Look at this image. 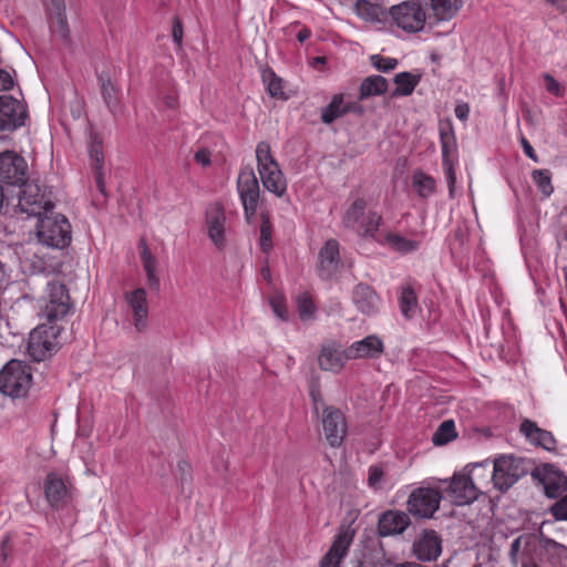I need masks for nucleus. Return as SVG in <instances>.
Segmentation results:
<instances>
[{
	"label": "nucleus",
	"mask_w": 567,
	"mask_h": 567,
	"mask_svg": "<svg viewBox=\"0 0 567 567\" xmlns=\"http://www.w3.org/2000/svg\"><path fill=\"white\" fill-rule=\"evenodd\" d=\"M347 349L350 360L375 359L383 353L384 346L379 337L371 334L362 340L353 342Z\"/></svg>",
	"instance_id": "21"
},
{
	"label": "nucleus",
	"mask_w": 567,
	"mask_h": 567,
	"mask_svg": "<svg viewBox=\"0 0 567 567\" xmlns=\"http://www.w3.org/2000/svg\"><path fill=\"white\" fill-rule=\"evenodd\" d=\"M550 513L558 520H567V495L550 507Z\"/></svg>",
	"instance_id": "51"
},
{
	"label": "nucleus",
	"mask_w": 567,
	"mask_h": 567,
	"mask_svg": "<svg viewBox=\"0 0 567 567\" xmlns=\"http://www.w3.org/2000/svg\"><path fill=\"white\" fill-rule=\"evenodd\" d=\"M456 437L455 423L453 420H446L440 424L432 441L434 445H444Z\"/></svg>",
	"instance_id": "40"
},
{
	"label": "nucleus",
	"mask_w": 567,
	"mask_h": 567,
	"mask_svg": "<svg viewBox=\"0 0 567 567\" xmlns=\"http://www.w3.org/2000/svg\"><path fill=\"white\" fill-rule=\"evenodd\" d=\"M197 164L208 166L210 164V152L207 148H200L194 155Z\"/></svg>",
	"instance_id": "57"
},
{
	"label": "nucleus",
	"mask_w": 567,
	"mask_h": 567,
	"mask_svg": "<svg viewBox=\"0 0 567 567\" xmlns=\"http://www.w3.org/2000/svg\"><path fill=\"white\" fill-rule=\"evenodd\" d=\"M50 17H59L65 14V3L64 0H50L48 7Z\"/></svg>",
	"instance_id": "54"
},
{
	"label": "nucleus",
	"mask_w": 567,
	"mask_h": 567,
	"mask_svg": "<svg viewBox=\"0 0 567 567\" xmlns=\"http://www.w3.org/2000/svg\"><path fill=\"white\" fill-rule=\"evenodd\" d=\"M464 0H431V7L437 20L452 19L462 8Z\"/></svg>",
	"instance_id": "33"
},
{
	"label": "nucleus",
	"mask_w": 567,
	"mask_h": 567,
	"mask_svg": "<svg viewBox=\"0 0 567 567\" xmlns=\"http://www.w3.org/2000/svg\"><path fill=\"white\" fill-rule=\"evenodd\" d=\"M172 35L174 42L181 45L183 40V25L178 18H174Z\"/></svg>",
	"instance_id": "56"
},
{
	"label": "nucleus",
	"mask_w": 567,
	"mask_h": 567,
	"mask_svg": "<svg viewBox=\"0 0 567 567\" xmlns=\"http://www.w3.org/2000/svg\"><path fill=\"white\" fill-rule=\"evenodd\" d=\"M310 34H311L310 30L307 28H303L297 33V39L299 42H303L310 38Z\"/></svg>",
	"instance_id": "61"
},
{
	"label": "nucleus",
	"mask_w": 567,
	"mask_h": 567,
	"mask_svg": "<svg viewBox=\"0 0 567 567\" xmlns=\"http://www.w3.org/2000/svg\"><path fill=\"white\" fill-rule=\"evenodd\" d=\"M473 485H476V491L480 494L482 488L488 486L492 483V471L487 463L474 464L468 473H466Z\"/></svg>",
	"instance_id": "35"
},
{
	"label": "nucleus",
	"mask_w": 567,
	"mask_h": 567,
	"mask_svg": "<svg viewBox=\"0 0 567 567\" xmlns=\"http://www.w3.org/2000/svg\"><path fill=\"white\" fill-rule=\"evenodd\" d=\"M17 207L29 216H41L44 212L53 209V205L44 200V193L37 182H23L17 186Z\"/></svg>",
	"instance_id": "8"
},
{
	"label": "nucleus",
	"mask_w": 567,
	"mask_h": 567,
	"mask_svg": "<svg viewBox=\"0 0 567 567\" xmlns=\"http://www.w3.org/2000/svg\"><path fill=\"white\" fill-rule=\"evenodd\" d=\"M270 306L274 311V313L280 318L281 320H287L288 318V311L286 308V302L284 297L281 296H274L270 299Z\"/></svg>",
	"instance_id": "50"
},
{
	"label": "nucleus",
	"mask_w": 567,
	"mask_h": 567,
	"mask_svg": "<svg viewBox=\"0 0 567 567\" xmlns=\"http://www.w3.org/2000/svg\"><path fill=\"white\" fill-rule=\"evenodd\" d=\"M413 551L420 560H435L441 554V539L436 532L425 530L413 545Z\"/></svg>",
	"instance_id": "22"
},
{
	"label": "nucleus",
	"mask_w": 567,
	"mask_h": 567,
	"mask_svg": "<svg viewBox=\"0 0 567 567\" xmlns=\"http://www.w3.org/2000/svg\"><path fill=\"white\" fill-rule=\"evenodd\" d=\"M31 381L30 367L19 360L9 361L0 371V391L11 398L25 395Z\"/></svg>",
	"instance_id": "3"
},
{
	"label": "nucleus",
	"mask_w": 567,
	"mask_h": 567,
	"mask_svg": "<svg viewBox=\"0 0 567 567\" xmlns=\"http://www.w3.org/2000/svg\"><path fill=\"white\" fill-rule=\"evenodd\" d=\"M551 4H554L557 9L561 11H567V0H548Z\"/></svg>",
	"instance_id": "62"
},
{
	"label": "nucleus",
	"mask_w": 567,
	"mask_h": 567,
	"mask_svg": "<svg viewBox=\"0 0 567 567\" xmlns=\"http://www.w3.org/2000/svg\"><path fill=\"white\" fill-rule=\"evenodd\" d=\"M28 178V164L16 152L4 151L0 153V182L8 187H17Z\"/></svg>",
	"instance_id": "12"
},
{
	"label": "nucleus",
	"mask_w": 567,
	"mask_h": 567,
	"mask_svg": "<svg viewBox=\"0 0 567 567\" xmlns=\"http://www.w3.org/2000/svg\"><path fill=\"white\" fill-rule=\"evenodd\" d=\"M89 155L91 158V165L94 171L95 182L99 190L104 193L105 184H104V155L102 148V141L97 135L91 137V142L89 145Z\"/></svg>",
	"instance_id": "27"
},
{
	"label": "nucleus",
	"mask_w": 567,
	"mask_h": 567,
	"mask_svg": "<svg viewBox=\"0 0 567 567\" xmlns=\"http://www.w3.org/2000/svg\"><path fill=\"white\" fill-rule=\"evenodd\" d=\"M353 302L365 315L374 313L379 307V298L374 290L362 284L358 285L353 290Z\"/></svg>",
	"instance_id": "28"
},
{
	"label": "nucleus",
	"mask_w": 567,
	"mask_h": 567,
	"mask_svg": "<svg viewBox=\"0 0 567 567\" xmlns=\"http://www.w3.org/2000/svg\"><path fill=\"white\" fill-rule=\"evenodd\" d=\"M256 161L264 188L276 197H282L287 192V179L267 142L257 144Z\"/></svg>",
	"instance_id": "1"
},
{
	"label": "nucleus",
	"mask_w": 567,
	"mask_h": 567,
	"mask_svg": "<svg viewBox=\"0 0 567 567\" xmlns=\"http://www.w3.org/2000/svg\"><path fill=\"white\" fill-rule=\"evenodd\" d=\"M237 189L246 219L250 221L256 214L260 195L259 183L252 167L246 166L240 169L237 179Z\"/></svg>",
	"instance_id": "10"
},
{
	"label": "nucleus",
	"mask_w": 567,
	"mask_h": 567,
	"mask_svg": "<svg viewBox=\"0 0 567 567\" xmlns=\"http://www.w3.org/2000/svg\"><path fill=\"white\" fill-rule=\"evenodd\" d=\"M442 165L449 184L450 196H454L456 174L454 164L456 162V142L452 132H441Z\"/></svg>",
	"instance_id": "18"
},
{
	"label": "nucleus",
	"mask_w": 567,
	"mask_h": 567,
	"mask_svg": "<svg viewBox=\"0 0 567 567\" xmlns=\"http://www.w3.org/2000/svg\"><path fill=\"white\" fill-rule=\"evenodd\" d=\"M371 64L381 72H389L396 68L398 60L394 58L382 56L374 54L371 56Z\"/></svg>",
	"instance_id": "48"
},
{
	"label": "nucleus",
	"mask_w": 567,
	"mask_h": 567,
	"mask_svg": "<svg viewBox=\"0 0 567 567\" xmlns=\"http://www.w3.org/2000/svg\"><path fill=\"white\" fill-rule=\"evenodd\" d=\"M384 482L382 465H371L368 470V485L374 489L381 488Z\"/></svg>",
	"instance_id": "47"
},
{
	"label": "nucleus",
	"mask_w": 567,
	"mask_h": 567,
	"mask_svg": "<svg viewBox=\"0 0 567 567\" xmlns=\"http://www.w3.org/2000/svg\"><path fill=\"white\" fill-rule=\"evenodd\" d=\"M442 483L446 485L444 492L456 505L470 504L480 495L466 472L456 473L451 481L444 480Z\"/></svg>",
	"instance_id": "14"
},
{
	"label": "nucleus",
	"mask_w": 567,
	"mask_h": 567,
	"mask_svg": "<svg viewBox=\"0 0 567 567\" xmlns=\"http://www.w3.org/2000/svg\"><path fill=\"white\" fill-rule=\"evenodd\" d=\"M421 80L420 74L411 72H401L394 76L395 90L392 96H408L411 95Z\"/></svg>",
	"instance_id": "31"
},
{
	"label": "nucleus",
	"mask_w": 567,
	"mask_h": 567,
	"mask_svg": "<svg viewBox=\"0 0 567 567\" xmlns=\"http://www.w3.org/2000/svg\"><path fill=\"white\" fill-rule=\"evenodd\" d=\"M354 530L341 528L336 536L330 549L321 558L320 567H340L342 560L348 555L349 547L353 540Z\"/></svg>",
	"instance_id": "16"
},
{
	"label": "nucleus",
	"mask_w": 567,
	"mask_h": 567,
	"mask_svg": "<svg viewBox=\"0 0 567 567\" xmlns=\"http://www.w3.org/2000/svg\"><path fill=\"white\" fill-rule=\"evenodd\" d=\"M133 312V324L137 331H143L147 326L148 307L146 291L137 288L125 296Z\"/></svg>",
	"instance_id": "23"
},
{
	"label": "nucleus",
	"mask_w": 567,
	"mask_h": 567,
	"mask_svg": "<svg viewBox=\"0 0 567 567\" xmlns=\"http://www.w3.org/2000/svg\"><path fill=\"white\" fill-rule=\"evenodd\" d=\"M365 207L367 202L363 198H355L344 213L343 224L363 236L374 237L382 217L377 212L365 214Z\"/></svg>",
	"instance_id": "5"
},
{
	"label": "nucleus",
	"mask_w": 567,
	"mask_h": 567,
	"mask_svg": "<svg viewBox=\"0 0 567 567\" xmlns=\"http://www.w3.org/2000/svg\"><path fill=\"white\" fill-rule=\"evenodd\" d=\"M340 261L339 244L334 239L326 241L319 252V271L323 278H329L338 268Z\"/></svg>",
	"instance_id": "25"
},
{
	"label": "nucleus",
	"mask_w": 567,
	"mask_h": 567,
	"mask_svg": "<svg viewBox=\"0 0 567 567\" xmlns=\"http://www.w3.org/2000/svg\"><path fill=\"white\" fill-rule=\"evenodd\" d=\"M401 313L406 318H413L419 310L417 296L411 285H405L401 289L399 297Z\"/></svg>",
	"instance_id": "32"
},
{
	"label": "nucleus",
	"mask_w": 567,
	"mask_h": 567,
	"mask_svg": "<svg viewBox=\"0 0 567 567\" xmlns=\"http://www.w3.org/2000/svg\"><path fill=\"white\" fill-rule=\"evenodd\" d=\"M50 28L56 37L68 40L69 38V28L66 14L59 17H51Z\"/></svg>",
	"instance_id": "46"
},
{
	"label": "nucleus",
	"mask_w": 567,
	"mask_h": 567,
	"mask_svg": "<svg viewBox=\"0 0 567 567\" xmlns=\"http://www.w3.org/2000/svg\"><path fill=\"white\" fill-rule=\"evenodd\" d=\"M44 495L53 508L64 507L71 499L70 488L63 477L51 472L47 475L44 481Z\"/></svg>",
	"instance_id": "17"
},
{
	"label": "nucleus",
	"mask_w": 567,
	"mask_h": 567,
	"mask_svg": "<svg viewBox=\"0 0 567 567\" xmlns=\"http://www.w3.org/2000/svg\"><path fill=\"white\" fill-rule=\"evenodd\" d=\"M225 221L226 217L219 205H214L208 208L206 213L207 235L218 249H223L226 244Z\"/></svg>",
	"instance_id": "20"
},
{
	"label": "nucleus",
	"mask_w": 567,
	"mask_h": 567,
	"mask_svg": "<svg viewBox=\"0 0 567 567\" xmlns=\"http://www.w3.org/2000/svg\"><path fill=\"white\" fill-rule=\"evenodd\" d=\"M357 13L359 17L367 21L375 22L380 21L381 8L373 6L370 2L362 0L357 3Z\"/></svg>",
	"instance_id": "42"
},
{
	"label": "nucleus",
	"mask_w": 567,
	"mask_h": 567,
	"mask_svg": "<svg viewBox=\"0 0 567 567\" xmlns=\"http://www.w3.org/2000/svg\"><path fill=\"white\" fill-rule=\"evenodd\" d=\"M543 547L545 550L553 556L550 563L556 565L559 560L567 558V547L548 538H542Z\"/></svg>",
	"instance_id": "41"
},
{
	"label": "nucleus",
	"mask_w": 567,
	"mask_h": 567,
	"mask_svg": "<svg viewBox=\"0 0 567 567\" xmlns=\"http://www.w3.org/2000/svg\"><path fill=\"white\" fill-rule=\"evenodd\" d=\"M9 543H10V537L9 536H6L2 539V542H1V555H2L4 560L8 557Z\"/></svg>",
	"instance_id": "60"
},
{
	"label": "nucleus",
	"mask_w": 567,
	"mask_h": 567,
	"mask_svg": "<svg viewBox=\"0 0 567 567\" xmlns=\"http://www.w3.org/2000/svg\"><path fill=\"white\" fill-rule=\"evenodd\" d=\"M534 549V540L529 535H520L515 538L509 548V558L514 566L523 567L524 559L532 560L530 553Z\"/></svg>",
	"instance_id": "29"
},
{
	"label": "nucleus",
	"mask_w": 567,
	"mask_h": 567,
	"mask_svg": "<svg viewBox=\"0 0 567 567\" xmlns=\"http://www.w3.org/2000/svg\"><path fill=\"white\" fill-rule=\"evenodd\" d=\"M40 316L49 323L64 318L70 310V296L64 285L49 282L44 296L40 299Z\"/></svg>",
	"instance_id": "4"
},
{
	"label": "nucleus",
	"mask_w": 567,
	"mask_h": 567,
	"mask_svg": "<svg viewBox=\"0 0 567 567\" xmlns=\"http://www.w3.org/2000/svg\"><path fill=\"white\" fill-rule=\"evenodd\" d=\"M442 499L440 488L420 486L414 488L408 497V512L419 518H431L439 509Z\"/></svg>",
	"instance_id": "9"
},
{
	"label": "nucleus",
	"mask_w": 567,
	"mask_h": 567,
	"mask_svg": "<svg viewBox=\"0 0 567 567\" xmlns=\"http://www.w3.org/2000/svg\"><path fill=\"white\" fill-rule=\"evenodd\" d=\"M102 81V95L106 105L112 110L116 105V87L110 79L106 81L101 78Z\"/></svg>",
	"instance_id": "49"
},
{
	"label": "nucleus",
	"mask_w": 567,
	"mask_h": 567,
	"mask_svg": "<svg viewBox=\"0 0 567 567\" xmlns=\"http://www.w3.org/2000/svg\"><path fill=\"white\" fill-rule=\"evenodd\" d=\"M165 103L169 109H174L177 105V100L175 96H167Z\"/></svg>",
	"instance_id": "63"
},
{
	"label": "nucleus",
	"mask_w": 567,
	"mask_h": 567,
	"mask_svg": "<svg viewBox=\"0 0 567 567\" xmlns=\"http://www.w3.org/2000/svg\"><path fill=\"white\" fill-rule=\"evenodd\" d=\"M60 329L55 324H39L29 336L28 353L37 362L51 357L58 348Z\"/></svg>",
	"instance_id": "7"
},
{
	"label": "nucleus",
	"mask_w": 567,
	"mask_h": 567,
	"mask_svg": "<svg viewBox=\"0 0 567 567\" xmlns=\"http://www.w3.org/2000/svg\"><path fill=\"white\" fill-rule=\"evenodd\" d=\"M410 523V517L405 512L389 509L379 517L378 533L383 537L400 535L409 527Z\"/></svg>",
	"instance_id": "19"
},
{
	"label": "nucleus",
	"mask_w": 567,
	"mask_h": 567,
	"mask_svg": "<svg viewBox=\"0 0 567 567\" xmlns=\"http://www.w3.org/2000/svg\"><path fill=\"white\" fill-rule=\"evenodd\" d=\"M454 113L460 121L466 122L470 116V106L466 103H458L454 110Z\"/></svg>",
	"instance_id": "58"
},
{
	"label": "nucleus",
	"mask_w": 567,
	"mask_h": 567,
	"mask_svg": "<svg viewBox=\"0 0 567 567\" xmlns=\"http://www.w3.org/2000/svg\"><path fill=\"white\" fill-rule=\"evenodd\" d=\"M259 245L264 252H269L272 248L271 240V224L266 216H262V223L260 225V238Z\"/></svg>",
	"instance_id": "45"
},
{
	"label": "nucleus",
	"mask_w": 567,
	"mask_h": 567,
	"mask_svg": "<svg viewBox=\"0 0 567 567\" xmlns=\"http://www.w3.org/2000/svg\"><path fill=\"white\" fill-rule=\"evenodd\" d=\"M349 111V107L343 104V95L337 94L332 97L329 105L321 112V121L326 124H331L337 118L341 117Z\"/></svg>",
	"instance_id": "36"
},
{
	"label": "nucleus",
	"mask_w": 567,
	"mask_h": 567,
	"mask_svg": "<svg viewBox=\"0 0 567 567\" xmlns=\"http://www.w3.org/2000/svg\"><path fill=\"white\" fill-rule=\"evenodd\" d=\"M388 90V81L381 75H371L365 78L360 86V100L383 94Z\"/></svg>",
	"instance_id": "34"
},
{
	"label": "nucleus",
	"mask_w": 567,
	"mask_h": 567,
	"mask_svg": "<svg viewBox=\"0 0 567 567\" xmlns=\"http://www.w3.org/2000/svg\"><path fill=\"white\" fill-rule=\"evenodd\" d=\"M526 474L527 468L522 458L513 455H503L494 461L492 483L496 489L506 492Z\"/></svg>",
	"instance_id": "6"
},
{
	"label": "nucleus",
	"mask_w": 567,
	"mask_h": 567,
	"mask_svg": "<svg viewBox=\"0 0 567 567\" xmlns=\"http://www.w3.org/2000/svg\"><path fill=\"white\" fill-rule=\"evenodd\" d=\"M140 256L143 268L147 276V282L151 288L157 290L159 288V279L157 277V259L150 250L148 246L144 240L140 241Z\"/></svg>",
	"instance_id": "30"
},
{
	"label": "nucleus",
	"mask_w": 567,
	"mask_h": 567,
	"mask_svg": "<svg viewBox=\"0 0 567 567\" xmlns=\"http://www.w3.org/2000/svg\"><path fill=\"white\" fill-rule=\"evenodd\" d=\"M394 567H425V566H422V565L415 564V563H405V564L396 565Z\"/></svg>",
	"instance_id": "64"
},
{
	"label": "nucleus",
	"mask_w": 567,
	"mask_h": 567,
	"mask_svg": "<svg viewBox=\"0 0 567 567\" xmlns=\"http://www.w3.org/2000/svg\"><path fill=\"white\" fill-rule=\"evenodd\" d=\"M38 217L37 236L41 244L52 248H64L70 244L71 226L63 215L51 209Z\"/></svg>",
	"instance_id": "2"
},
{
	"label": "nucleus",
	"mask_w": 567,
	"mask_h": 567,
	"mask_svg": "<svg viewBox=\"0 0 567 567\" xmlns=\"http://www.w3.org/2000/svg\"><path fill=\"white\" fill-rule=\"evenodd\" d=\"M519 142L522 144L525 155L528 158H530L533 162L538 163L539 158H538L536 152L534 151L533 146L530 145V143L527 141V138L524 135H520Z\"/></svg>",
	"instance_id": "55"
},
{
	"label": "nucleus",
	"mask_w": 567,
	"mask_h": 567,
	"mask_svg": "<svg viewBox=\"0 0 567 567\" xmlns=\"http://www.w3.org/2000/svg\"><path fill=\"white\" fill-rule=\"evenodd\" d=\"M520 433L534 445L540 446L547 451L556 449V440L554 435L540 429L535 422L524 420L520 424Z\"/></svg>",
	"instance_id": "24"
},
{
	"label": "nucleus",
	"mask_w": 567,
	"mask_h": 567,
	"mask_svg": "<svg viewBox=\"0 0 567 567\" xmlns=\"http://www.w3.org/2000/svg\"><path fill=\"white\" fill-rule=\"evenodd\" d=\"M297 305L302 321L312 320L315 318L316 306L307 293H302L298 297Z\"/></svg>",
	"instance_id": "44"
},
{
	"label": "nucleus",
	"mask_w": 567,
	"mask_h": 567,
	"mask_svg": "<svg viewBox=\"0 0 567 567\" xmlns=\"http://www.w3.org/2000/svg\"><path fill=\"white\" fill-rule=\"evenodd\" d=\"M13 86V80L7 71L0 69V91L10 90Z\"/></svg>",
	"instance_id": "59"
},
{
	"label": "nucleus",
	"mask_w": 567,
	"mask_h": 567,
	"mask_svg": "<svg viewBox=\"0 0 567 567\" xmlns=\"http://www.w3.org/2000/svg\"><path fill=\"white\" fill-rule=\"evenodd\" d=\"M412 185L414 190L423 198L435 192V181L431 176L417 171L413 174Z\"/></svg>",
	"instance_id": "38"
},
{
	"label": "nucleus",
	"mask_w": 567,
	"mask_h": 567,
	"mask_svg": "<svg viewBox=\"0 0 567 567\" xmlns=\"http://www.w3.org/2000/svg\"><path fill=\"white\" fill-rule=\"evenodd\" d=\"M392 22L406 32H419L425 23V12L415 1H405L390 9Z\"/></svg>",
	"instance_id": "11"
},
{
	"label": "nucleus",
	"mask_w": 567,
	"mask_h": 567,
	"mask_svg": "<svg viewBox=\"0 0 567 567\" xmlns=\"http://www.w3.org/2000/svg\"><path fill=\"white\" fill-rule=\"evenodd\" d=\"M377 240L382 246L401 255L414 252L420 247L419 240L405 238L402 235L393 231H388L383 234Z\"/></svg>",
	"instance_id": "26"
},
{
	"label": "nucleus",
	"mask_w": 567,
	"mask_h": 567,
	"mask_svg": "<svg viewBox=\"0 0 567 567\" xmlns=\"http://www.w3.org/2000/svg\"><path fill=\"white\" fill-rule=\"evenodd\" d=\"M262 82L266 85L270 96L276 99L286 97L284 91V82L279 76L276 75L272 70L267 69L262 72Z\"/></svg>",
	"instance_id": "39"
},
{
	"label": "nucleus",
	"mask_w": 567,
	"mask_h": 567,
	"mask_svg": "<svg viewBox=\"0 0 567 567\" xmlns=\"http://www.w3.org/2000/svg\"><path fill=\"white\" fill-rule=\"evenodd\" d=\"M310 395L312 399L315 413L317 414V416H319L323 411V406H327V405L323 402L320 391L318 389L312 388L310 391Z\"/></svg>",
	"instance_id": "53"
},
{
	"label": "nucleus",
	"mask_w": 567,
	"mask_h": 567,
	"mask_svg": "<svg viewBox=\"0 0 567 567\" xmlns=\"http://www.w3.org/2000/svg\"><path fill=\"white\" fill-rule=\"evenodd\" d=\"M544 488L548 497L556 498L567 489V477L559 473L547 474L544 478Z\"/></svg>",
	"instance_id": "37"
},
{
	"label": "nucleus",
	"mask_w": 567,
	"mask_h": 567,
	"mask_svg": "<svg viewBox=\"0 0 567 567\" xmlns=\"http://www.w3.org/2000/svg\"><path fill=\"white\" fill-rule=\"evenodd\" d=\"M348 360V349H343L337 341H327L320 348L318 364L323 371L339 373Z\"/></svg>",
	"instance_id": "15"
},
{
	"label": "nucleus",
	"mask_w": 567,
	"mask_h": 567,
	"mask_svg": "<svg viewBox=\"0 0 567 567\" xmlns=\"http://www.w3.org/2000/svg\"><path fill=\"white\" fill-rule=\"evenodd\" d=\"M533 179L538 189L546 196H550L554 192L550 174L546 169H536L533 172Z\"/></svg>",
	"instance_id": "43"
},
{
	"label": "nucleus",
	"mask_w": 567,
	"mask_h": 567,
	"mask_svg": "<svg viewBox=\"0 0 567 567\" xmlns=\"http://www.w3.org/2000/svg\"><path fill=\"white\" fill-rule=\"evenodd\" d=\"M544 80H545L546 90L549 93H551L556 96H561L564 94L563 86L550 74H545Z\"/></svg>",
	"instance_id": "52"
},
{
	"label": "nucleus",
	"mask_w": 567,
	"mask_h": 567,
	"mask_svg": "<svg viewBox=\"0 0 567 567\" xmlns=\"http://www.w3.org/2000/svg\"><path fill=\"white\" fill-rule=\"evenodd\" d=\"M319 416L322 434L328 444L333 449L340 447L347 435V422L341 411L334 406H323Z\"/></svg>",
	"instance_id": "13"
}]
</instances>
